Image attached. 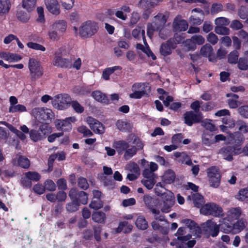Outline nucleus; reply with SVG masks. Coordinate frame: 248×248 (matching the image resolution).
Wrapping results in <instances>:
<instances>
[{"label":"nucleus","mask_w":248,"mask_h":248,"mask_svg":"<svg viewBox=\"0 0 248 248\" xmlns=\"http://www.w3.org/2000/svg\"><path fill=\"white\" fill-rule=\"evenodd\" d=\"M238 15L241 19H247L248 16V9L241 6L238 11Z\"/></svg>","instance_id":"64"},{"label":"nucleus","mask_w":248,"mask_h":248,"mask_svg":"<svg viewBox=\"0 0 248 248\" xmlns=\"http://www.w3.org/2000/svg\"><path fill=\"white\" fill-rule=\"evenodd\" d=\"M156 193L157 195L162 198L163 206L161 209V211L165 213L169 212L170 208L174 205L175 202L173 194L169 190H166L163 193L158 191H157Z\"/></svg>","instance_id":"3"},{"label":"nucleus","mask_w":248,"mask_h":248,"mask_svg":"<svg viewBox=\"0 0 248 248\" xmlns=\"http://www.w3.org/2000/svg\"><path fill=\"white\" fill-rule=\"evenodd\" d=\"M150 88L149 84L147 83L134 84L132 87V90L134 92L131 93L129 96L131 98H140L147 93V90L149 91Z\"/></svg>","instance_id":"7"},{"label":"nucleus","mask_w":248,"mask_h":248,"mask_svg":"<svg viewBox=\"0 0 248 248\" xmlns=\"http://www.w3.org/2000/svg\"><path fill=\"white\" fill-rule=\"evenodd\" d=\"M223 5L221 3H213L211 8V13L213 14L217 13L223 10Z\"/></svg>","instance_id":"60"},{"label":"nucleus","mask_w":248,"mask_h":248,"mask_svg":"<svg viewBox=\"0 0 248 248\" xmlns=\"http://www.w3.org/2000/svg\"><path fill=\"white\" fill-rule=\"evenodd\" d=\"M164 181L167 184H171L175 180V175L174 172L171 170H168L164 173L163 176Z\"/></svg>","instance_id":"35"},{"label":"nucleus","mask_w":248,"mask_h":248,"mask_svg":"<svg viewBox=\"0 0 248 248\" xmlns=\"http://www.w3.org/2000/svg\"><path fill=\"white\" fill-rule=\"evenodd\" d=\"M126 169L128 171L140 175V168L137 163L134 162H130L126 166Z\"/></svg>","instance_id":"43"},{"label":"nucleus","mask_w":248,"mask_h":248,"mask_svg":"<svg viewBox=\"0 0 248 248\" xmlns=\"http://www.w3.org/2000/svg\"><path fill=\"white\" fill-rule=\"evenodd\" d=\"M17 162L19 166L24 169H28L30 166V161L29 159L24 156L19 155L13 159V162L15 164L16 161Z\"/></svg>","instance_id":"24"},{"label":"nucleus","mask_w":248,"mask_h":248,"mask_svg":"<svg viewBox=\"0 0 248 248\" xmlns=\"http://www.w3.org/2000/svg\"><path fill=\"white\" fill-rule=\"evenodd\" d=\"M137 152V149L135 146H132L131 148H128L125 150L124 155V157L125 160H128L136 155Z\"/></svg>","instance_id":"40"},{"label":"nucleus","mask_w":248,"mask_h":248,"mask_svg":"<svg viewBox=\"0 0 248 248\" xmlns=\"http://www.w3.org/2000/svg\"><path fill=\"white\" fill-rule=\"evenodd\" d=\"M119 69H120V66H116L112 67L106 68L103 71V78L106 80H108L109 79V76L112 73H113L115 71Z\"/></svg>","instance_id":"38"},{"label":"nucleus","mask_w":248,"mask_h":248,"mask_svg":"<svg viewBox=\"0 0 248 248\" xmlns=\"http://www.w3.org/2000/svg\"><path fill=\"white\" fill-rule=\"evenodd\" d=\"M202 213L204 215H212L214 216H218L222 211V209L214 203L206 204L200 210Z\"/></svg>","instance_id":"10"},{"label":"nucleus","mask_w":248,"mask_h":248,"mask_svg":"<svg viewBox=\"0 0 248 248\" xmlns=\"http://www.w3.org/2000/svg\"><path fill=\"white\" fill-rule=\"evenodd\" d=\"M78 186L83 190H86L89 186L87 179L84 177H79L78 179Z\"/></svg>","instance_id":"55"},{"label":"nucleus","mask_w":248,"mask_h":248,"mask_svg":"<svg viewBox=\"0 0 248 248\" xmlns=\"http://www.w3.org/2000/svg\"><path fill=\"white\" fill-rule=\"evenodd\" d=\"M188 26L187 21L182 19L179 16L174 18L172 23L173 29L174 31H185L188 28Z\"/></svg>","instance_id":"15"},{"label":"nucleus","mask_w":248,"mask_h":248,"mask_svg":"<svg viewBox=\"0 0 248 248\" xmlns=\"http://www.w3.org/2000/svg\"><path fill=\"white\" fill-rule=\"evenodd\" d=\"M167 20L166 16L161 13H159L154 16L153 22L147 24V32L148 35L151 37L155 31H157L165 27Z\"/></svg>","instance_id":"2"},{"label":"nucleus","mask_w":248,"mask_h":248,"mask_svg":"<svg viewBox=\"0 0 248 248\" xmlns=\"http://www.w3.org/2000/svg\"><path fill=\"white\" fill-rule=\"evenodd\" d=\"M186 228L180 227L178 229L177 232L175 233V236H177V239L183 242H186L189 240L191 238V235L187 234L184 235L186 233Z\"/></svg>","instance_id":"26"},{"label":"nucleus","mask_w":248,"mask_h":248,"mask_svg":"<svg viewBox=\"0 0 248 248\" xmlns=\"http://www.w3.org/2000/svg\"><path fill=\"white\" fill-rule=\"evenodd\" d=\"M28 67L30 72L31 79L32 81L36 80L43 74V69L40 62L33 58L30 59Z\"/></svg>","instance_id":"4"},{"label":"nucleus","mask_w":248,"mask_h":248,"mask_svg":"<svg viewBox=\"0 0 248 248\" xmlns=\"http://www.w3.org/2000/svg\"><path fill=\"white\" fill-rule=\"evenodd\" d=\"M27 46L35 50H41L42 51H45L46 50V48L44 46L35 43L29 42L27 44Z\"/></svg>","instance_id":"59"},{"label":"nucleus","mask_w":248,"mask_h":248,"mask_svg":"<svg viewBox=\"0 0 248 248\" xmlns=\"http://www.w3.org/2000/svg\"><path fill=\"white\" fill-rule=\"evenodd\" d=\"M237 67L241 70L246 71L248 69V61L245 57H241L237 62Z\"/></svg>","instance_id":"42"},{"label":"nucleus","mask_w":248,"mask_h":248,"mask_svg":"<svg viewBox=\"0 0 248 248\" xmlns=\"http://www.w3.org/2000/svg\"><path fill=\"white\" fill-rule=\"evenodd\" d=\"M98 27L95 22L88 21L83 23L80 27L79 33L81 37L87 38L95 33Z\"/></svg>","instance_id":"5"},{"label":"nucleus","mask_w":248,"mask_h":248,"mask_svg":"<svg viewBox=\"0 0 248 248\" xmlns=\"http://www.w3.org/2000/svg\"><path fill=\"white\" fill-rule=\"evenodd\" d=\"M200 53L203 57H208L210 61L213 62L217 61L216 58H212V54H213V49L211 45L208 44H206L202 47Z\"/></svg>","instance_id":"18"},{"label":"nucleus","mask_w":248,"mask_h":248,"mask_svg":"<svg viewBox=\"0 0 248 248\" xmlns=\"http://www.w3.org/2000/svg\"><path fill=\"white\" fill-rule=\"evenodd\" d=\"M70 104L77 113H82L84 111V108L78 101H72Z\"/></svg>","instance_id":"57"},{"label":"nucleus","mask_w":248,"mask_h":248,"mask_svg":"<svg viewBox=\"0 0 248 248\" xmlns=\"http://www.w3.org/2000/svg\"><path fill=\"white\" fill-rule=\"evenodd\" d=\"M68 195L71 200H75L78 203L86 204L88 202V195L84 191H78L76 188H72L70 189Z\"/></svg>","instance_id":"8"},{"label":"nucleus","mask_w":248,"mask_h":248,"mask_svg":"<svg viewBox=\"0 0 248 248\" xmlns=\"http://www.w3.org/2000/svg\"><path fill=\"white\" fill-rule=\"evenodd\" d=\"M236 198L242 201L248 199V187L240 190Z\"/></svg>","instance_id":"51"},{"label":"nucleus","mask_w":248,"mask_h":248,"mask_svg":"<svg viewBox=\"0 0 248 248\" xmlns=\"http://www.w3.org/2000/svg\"><path fill=\"white\" fill-rule=\"evenodd\" d=\"M92 95L98 102L105 104L108 103V99L105 94L99 91H93L92 93Z\"/></svg>","instance_id":"28"},{"label":"nucleus","mask_w":248,"mask_h":248,"mask_svg":"<svg viewBox=\"0 0 248 248\" xmlns=\"http://www.w3.org/2000/svg\"><path fill=\"white\" fill-rule=\"evenodd\" d=\"M31 114L38 122L42 124H49L54 118L52 111L46 108H34L32 110Z\"/></svg>","instance_id":"1"},{"label":"nucleus","mask_w":248,"mask_h":248,"mask_svg":"<svg viewBox=\"0 0 248 248\" xmlns=\"http://www.w3.org/2000/svg\"><path fill=\"white\" fill-rule=\"evenodd\" d=\"M239 53L237 50H233L231 52L228 56V62L231 64H236L239 59Z\"/></svg>","instance_id":"39"},{"label":"nucleus","mask_w":248,"mask_h":248,"mask_svg":"<svg viewBox=\"0 0 248 248\" xmlns=\"http://www.w3.org/2000/svg\"><path fill=\"white\" fill-rule=\"evenodd\" d=\"M240 149L234 146H226L222 147L218 151L219 154L223 159L230 161L233 159L232 156L236 154Z\"/></svg>","instance_id":"9"},{"label":"nucleus","mask_w":248,"mask_h":248,"mask_svg":"<svg viewBox=\"0 0 248 248\" xmlns=\"http://www.w3.org/2000/svg\"><path fill=\"white\" fill-rule=\"evenodd\" d=\"M192 199L194 205L198 208H200L204 204L203 198L199 193L194 194L192 196Z\"/></svg>","instance_id":"36"},{"label":"nucleus","mask_w":248,"mask_h":248,"mask_svg":"<svg viewBox=\"0 0 248 248\" xmlns=\"http://www.w3.org/2000/svg\"><path fill=\"white\" fill-rule=\"evenodd\" d=\"M247 226V221L243 218L238 220L236 223H234V229L237 230L238 232L243 230Z\"/></svg>","instance_id":"47"},{"label":"nucleus","mask_w":248,"mask_h":248,"mask_svg":"<svg viewBox=\"0 0 248 248\" xmlns=\"http://www.w3.org/2000/svg\"><path fill=\"white\" fill-rule=\"evenodd\" d=\"M185 123L188 126L200 122L202 119V113H194L192 111L186 112L184 114Z\"/></svg>","instance_id":"11"},{"label":"nucleus","mask_w":248,"mask_h":248,"mask_svg":"<svg viewBox=\"0 0 248 248\" xmlns=\"http://www.w3.org/2000/svg\"><path fill=\"white\" fill-rule=\"evenodd\" d=\"M172 43L171 40H168L166 43H162L160 47V52L163 56H166L171 53V47Z\"/></svg>","instance_id":"25"},{"label":"nucleus","mask_w":248,"mask_h":248,"mask_svg":"<svg viewBox=\"0 0 248 248\" xmlns=\"http://www.w3.org/2000/svg\"><path fill=\"white\" fill-rule=\"evenodd\" d=\"M36 4V0H22V6L26 9L28 13L32 11Z\"/></svg>","instance_id":"29"},{"label":"nucleus","mask_w":248,"mask_h":248,"mask_svg":"<svg viewBox=\"0 0 248 248\" xmlns=\"http://www.w3.org/2000/svg\"><path fill=\"white\" fill-rule=\"evenodd\" d=\"M192 41H194L195 45H201L203 44L205 42L204 38L200 35H194L192 36Z\"/></svg>","instance_id":"63"},{"label":"nucleus","mask_w":248,"mask_h":248,"mask_svg":"<svg viewBox=\"0 0 248 248\" xmlns=\"http://www.w3.org/2000/svg\"><path fill=\"white\" fill-rule=\"evenodd\" d=\"M45 188L50 191H54L56 190L55 184L51 180H47L45 182Z\"/></svg>","instance_id":"56"},{"label":"nucleus","mask_w":248,"mask_h":248,"mask_svg":"<svg viewBox=\"0 0 248 248\" xmlns=\"http://www.w3.org/2000/svg\"><path fill=\"white\" fill-rule=\"evenodd\" d=\"M11 8L9 0H0V16L7 14Z\"/></svg>","instance_id":"27"},{"label":"nucleus","mask_w":248,"mask_h":248,"mask_svg":"<svg viewBox=\"0 0 248 248\" xmlns=\"http://www.w3.org/2000/svg\"><path fill=\"white\" fill-rule=\"evenodd\" d=\"M53 64L55 66L61 67H68L70 66V62L69 60L63 58L60 56L56 55Z\"/></svg>","instance_id":"23"},{"label":"nucleus","mask_w":248,"mask_h":248,"mask_svg":"<svg viewBox=\"0 0 248 248\" xmlns=\"http://www.w3.org/2000/svg\"><path fill=\"white\" fill-rule=\"evenodd\" d=\"M182 222L189 229L190 232L195 236L194 238H199L202 233V229L197 226V224L193 220L189 219H183Z\"/></svg>","instance_id":"13"},{"label":"nucleus","mask_w":248,"mask_h":248,"mask_svg":"<svg viewBox=\"0 0 248 248\" xmlns=\"http://www.w3.org/2000/svg\"><path fill=\"white\" fill-rule=\"evenodd\" d=\"M79 203L75 200L68 203L66 205V209L69 212H74L78 210Z\"/></svg>","instance_id":"46"},{"label":"nucleus","mask_w":248,"mask_h":248,"mask_svg":"<svg viewBox=\"0 0 248 248\" xmlns=\"http://www.w3.org/2000/svg\"><path fill=\"white\" fill-rule=\"evenodd\" d=\"M141 183L148 189H151L155 183V179H146L141 180Z\"/></svg>","instance_id":"52"},{"label":"nucleus","mask_w":248,"mask_h":248,"mask_svg":"<svg viewBox=\"0 0 248 248\" xmlns=\"http://www.w3.org/2000/svg\"><path fill=\"white\" fill-rule=\"evenodd\" d=\"M236 128L238 129L237 132L242 134H246L248 132V124L242 120H237L236 121Z\"/></svg>","instance_id":"32"},{"label":"nucleus","mask_w":248,"mask_h":248,"mask_svg":"<svg viewBox=\"0 0 248 248\" xmlns=\"http://www.w3.org/2000/svg\"><path fill=\"white\" fill-rule=\"evenodd\" d=\"M48 35L51 40L56 41L60 39L62 34L61 33H59L58 31L54 29H52V28H51L48 31Z\"/></svg>","instance_id":"53"},{"label":"nucleus","mask_w":248,"mask_h":248,"mask_svg":"<svg viewBox=\"0 0 248 248\" xmlns=\"http://www.w3.org/2000/svg\"><path fill=\"white\" fill-rule=\"evenodd\" d=\"M207 173L209 178L217 177V175H220L218 169L216 167H212L207 169Z\"/></svg>","instance_id":"50"},{"label":"nucleus","mask_w":248,"mask_h":248,"mask_svg":"<svg viewBox=\"0 0 248 248\" xmlns=\"http://www.w3.org/2000/svg\"><path fill=\"white\" fill-rule=\"evenodd\" d=\"M215 24L217 26H224L229 24V20L225 17H221L217 18L215 21Z\"/></svg>","instance_id":"54"},{"label":"nucleus","mask_w":248,"mask_h":248,"mask_svg":"<svg viewBox=\"0 0 248 248\" xmlns=\"http://www.w3.org/2000/svg\"><path fill=\"white\" fill-rule=\"evenodd\" d=\"M66 27V23L64 20L56 21L51 26L52 29H54L62 35L65 31Z\"/></svg>","instance_id":"21"},{"label":"nucleus","mask_w":248,"mask_h":248,"mask_svg":"<svg viewBox=\"0 0 248 248\" xmlns=\"http://www.w3.org/2000/svg\"><path fill=\"white\" fill-rule=\"evenodd\" d=\"M87 122L89 124L90 128L95 133L101 134L104 132V127L103 124L97 120L93 118L89 117L87 118Z\"/></svg>","instance_id":"14"},{"label":"nucleus","mask_w":248,"mask_h":248,"mask_svg":"<svg viewBox=\"0 0 248 248\" xmlns=\"http://www.w3.org/2000/svg\"><path fill=\"white\" fill-rule=\"evenodd\" d=\"M135 223L137 227L141 230H144L148 228L147 222L142 217H139L137 219Z\"/></svg>","instance_id":"45"},{"label":"nucleus","mask_w":248,"mask_h":248,"mask_svg":"<svg viewBox=\"0 0 248 248\" xmlns=\"http://www.w3.org/2000/svg\"><path fill=\"white\" fill-rule=\"evenodd\" d=\"M215 31L216 33L221 35H228L230 33L229 28L225 26H217L215 28Z\"/></svg>","instance_id":"49"},{"label":"nucleus","mask_w":248,"mask_h":248,"mask_svg":"<svg viewBox=\"0 0 248 248\" xmlns=\"http://www.w3.org/2000/svg\"><path fill=\"white\" fill-rule=\"evenodd\" d=\"M231 141L234 144V146H240L245 141L243 134L239 132H235L230 134Z\"/></svg>","instance_id":"17"},{"label":"nucleus","mask_w":248,"mask_h":248,"mask_svg":"<svg viewBox=\"0 0 248 248\" xmlns=\"http://www.w3.org/2000/svg\"><path fill=\"white\" fill-rule=\"evenodd\" d=\"M115 147L118 151H125L129 148V144L124 140H119L115 142Z\"/></svg>","instance_id":"44"},{"label":"nucleus","mask_w":248,"mask_h":248,"mask_svg":"<svg viewBox=\"0 0 248 248\" xmlns=\"http://www.w3.org/2000/svg\"><path fill=\"white\" fill-rule=\"evenodd\" d=\"M31 139L34 142L44 139V135L39 131L31 130L30 132Z\"/></svg>","instance_id":"37"},{"label":"nucleus","mask_w":248,"mask_h":248,"mask_svg":"<svg viewBox=\"0 0 248 248\" xmlns=\"http://www.w3.org/2000/svg\"><path fill=\"white\" fill-rule=\"evenodd\" d=\"M116 125L117 128L122 131H129L131 127V124L126 121L119 120L117 121Z\"/></svg>","instance_id":"33"},{"label":"nucleus","mask_w":248,"mask_h":248,"mask_svg":"<svg viewBox=\"0 0 248 248\" xmlns=\"http://www.w3.org/2000/svg\"><path fill=\"white\" fill-rule=\"evenodd\" d=\"M98 179L103 183L104 185L112 188L114 186V183L111 177H108L104 174L101 173L98 175Z\"/></svg>","instance_id":"30"},{"label":"nucleus","mask_w":248,"mask_h":248,"mask_svg":"<svg viewBox=\"0 0 248 248\" xmlns=\"http://www.w3.org/2000/svg\"><path fill=\"white\" fill-rule=\"evenodd\" d=\"M156 31L158 32V35L161 39L163 40L167 39L168 37L170 35L171 31L170 30L164 27L161 29L157 30Z\"/></svg>","instance_id":"48"},{"label":"nucleus","mask_w":248,"mask_h":248,"mask_svg":"<svg viewBox=\"0 0 248 248\" xmlns=\"http://www.w3.org/2000/svg\"><path fill=\"white\" fill-rule=\"evenodd\" d=\"M27 111L26 108L23 105L18 104L10 106L9 112L10 113H16L17 112H22Z\"/></svg>","instance_id":"41"},{"label":"nucleus","mask_w":248,"mask_h":248,"mask_svg":"<svg viewBox=\"0 0 248 248\" xmlns=\"http://www.w3.org/2000/svg\"><path fill=\"white\" fill-rule=\"evenodd\" d=\"M92 219L98 223H104L106 218V215L102 212H94L92 215Z\"/></svg>","instance_id":"31"},{"label":"nucleus","mask_w":248,"mask_h":248,"mask_svg":"<svg viewBox=\"0 0 248 248\" xmlns=\"http://www.w3.org/2000/svg\"><path fill=\"white\" fill-rule=\"evenodd\" d=\"M202 143L206 146H210L215 143L213 134L209 131H204L202 136Z\"/></svg>","instance_id":"22"},{"label":"nucleus","mask_w":248,"mask_h":248,"mask_svg":"<svg viewBox=\"0 0 248 248\" xmlns=\"http://www.w3.org/2000/svg\"><path fill=\"white\" fill-rule=\"evenodd\" d=\"M203 230L212 237L216 236L219 231V226L211 220H207L202 225Z\"/></svg>","instance_id":"12"},{"label":"nucleus","mask_w":248,"mask_h":248,"mask_svg":"<svg viewBox=\"0 0 248 248\" xmlns=\"http://www.w3.org/2000/svg\"><path fill=\"white\" fill-rule=\"evenodd\" d=\"M17 18L22 22H27L30 18L29 13H26L21 9H18L16 13Z\"/></svg>","instance_id":"34"},{"label":"nucleus","mask_w":248,"mask_h":248,"mask_svg":"<svg viewBox=\"0 0 248 248\" xmlns=\"http://www.w3.org/2000/svg\"><path fill=\"white\" fill-rule=\"evenodd\" d=\"M26 176L28 177L31 181H37L40 178V175L36 172L29 171L25 173Z\"/></svg>","instance_id":"61"},{"label":"nucleus","mask_w":248,"mask_h":248,"mask_svg":"<svg viewBox=\"0 0 248 248\" xmlns=\"http://www.w3.org/2000/svg\"><path fill=\"white\" fill-rule=\"evenodd\" d=\"M71 102V99L67 94H60L55 96L53 101V106L60 110L67 108Z\"/></svg>","instance_id":"6"},{"label":"nucleus","mask_w":248,"mask_h":248,"mask_svg":"<svg viewBox=\"0 0 248 248\" xmlns=\"http://www.w3.org/2000/svg\"><path fill=\"white\" fill-rule=\"evenodd\" d=\"M160 1V0H140L138 5L142 9H152Z\"/></svg>","instance_id":"20"},{"label":"nucleus","mask_w":248,"mask_h":248,"mask_svg":"<svg viewBox=\"0 0 248 248\" xmlns=\"http://www.w3.org/2000/svg\"><path fill=\"white\" fill-rule=\"evenodd\" d=\"M103 206V204L102 201H100L99 199L92 201L91 203L90 204V208L94 210H98L102 208Z\"/></svg>","instance_id":"62"},{"label":"nucleus","mask_w":248,"mask_h":248,"mask_svg":"<svg viewBox=\"0 0 248 248\" xmlns=\"http://www.w3.org/2000/svg\"><path fill=\"white\" fill-rule=\"evenodd\" d=\"M44 2L47 10L50 13L55 15L60 14V5L57 0H44Z\"/></svg>","instance_id":"16"},{"label":"nucleus","mask_w":248,"mask_h":248,"mask_svg":"<svg viewBox=\"0 0 248 248\" xmlns=\"http://www.w3.org/2000/svg\"><path fill=\"white\" fill-rule=\"evenodd\" d=\"M242 211L239 207L230 208L227 213V219L229 221L237 219L241 216Z\"/></svg>","instance_id":"19"},{"label":"nucleus","mask_w":248,"mask_h":248,"mask_svg":"<svg viewBox=\"0 0 248 248\" xmlns=\"http://www.w3.org/2000/svg\"><path fill=\"white\" fill-rule=\"evenodd\" d=\"M202 125L207 130L213 131L216 130L215 126L210 122V120H205L202 122Z\"/></svg>","instance_id":"58"}]
</instances>
